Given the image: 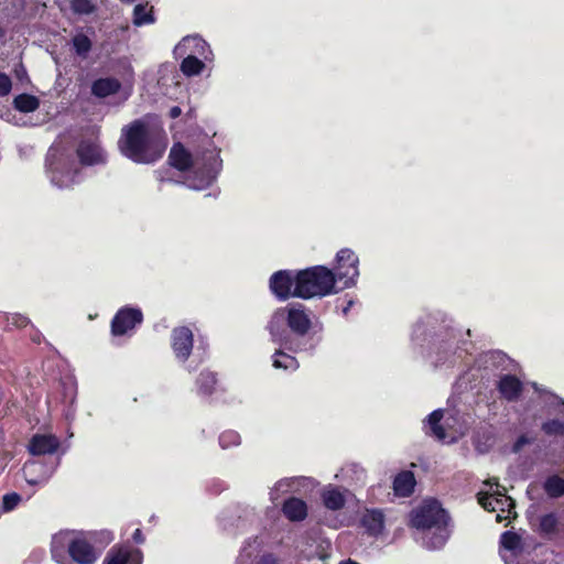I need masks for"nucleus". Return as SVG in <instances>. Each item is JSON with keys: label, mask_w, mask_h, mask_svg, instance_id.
I'll use <instances>...</instances> for the list:
<instances>
[{"label": "nucleus", "mask_w": 564, "mask_h": 564, "mask_svg": "<svg viewBox=\"0 0 564 564\" xmlns=\"http://www.w3.org/2000/svg\"><path fill=\"white\" fill-rule=\"evenodd\" d=\"M411 341L414 349L435 368H451L463 361L471 345L464 338L462 329L438 325L435 314H426L417 319L412 329Z\"/></svg>", "instance_id": "obj_1"}, {"label": "nucleus", "mask_w": 564, "mask_h": 564, "mask_svg": "<svg viewBox=\"0 0 564 564\" xmlns=\"http://www.w3.org/2000/svg\"><path fill=\"white\" fill-rule=\"evenodd\" d=\"M169 163L181 172L191 171L193 176L188 187L198 191L212 185L223 169L220 149L206 133L199 134L189 150L180 142L174 143L169 154Z\"/></svg>", "instance_id": "obj_2"}, {"label": "nucleus", "mask_w": 564, "mask_h": 564, "mask_svg": "<svg viewBox=\"0 0 564 564\" xmlns=\"http://www.w3.org/2000/svg\"><path fill=\"white\" fill-rule=\"evenodd\" d=\"M118 149L123 156L137 164H153L162 158L165 143L145 122L134 120L122 128Z\"/></svg>", "instance_id": "obj_3"}, {"label": "nucleus", "mask_w": 564, "mask_h": 564, "mask_svg": "<svg viewBox=\"0 0 564 564\" xmlns=\"http://www.w3.org/2000/svg\"><path fill=\"white\" fill-rule=\"evenodd\" d=\"M451 518L436 499L424 500L412 510L410 523L422 531V545L427 550L442 549L451 536Z\"/></svg>", "instance_id": "obj_4"}, {"label": "nucleus", "mask_w": 564, "mask_h": 564, "mask_svg": "<svg viewBox=\"0 0 564 564\" xmlns=\"http://www.w3.org/2000/svg\"><path fill=\"white\" fill-rule=\"evenodd\" d=\"M286 312L289 332L294 336L292 337V351L313 355L322 341L323 324L313 323L303 304H289Z\"/></svg>", "instance_id": "obj_5"}, {"label": "nucleus", "mask_w": 564, "mask_h": 564, "mask_svg": "<svg viewBox=\"0 0 564 564\" xmlns=\"http://www.w3.org/2000/svg\"><path fill=\"white\" fill-rule=\"evenodd\" d=\"M468 426V415L457 406L436 409L423 422L425 434L443 443L455 442Z\"/></svg>", "instance_id": "obj_6"}, {"label": "nucleus", "mask_w": 564, "mask_h": 564, "mask_svg": "<svg viewBox=\"0 0 564 564\" xmlns=\"http://www.w3.org/2000/svg\"><path fill=\"white\" fill-rule=\"evenodd\" d=\"M51 555L57 564H95L98 560V553L90 542L68 532L53 535Z\"/></svg>", "instance_id": "obj_7"}, {"label": "nucleus", "mask_w": 564, "mask_h": 564, "mask_svg": "<svg viewBox=\"0 0 564 564\" xmlns=\"http://www.w3.org/2000/svg\"><path fill=\"white\" fill-rule=\"evenodd\" d=\"M45 169L52 185L59 189L69 188L84 178L76 160L55 144L47 151Z\"/></svg>", "instance_id": "obj_8"}, {"label": "nucleus", "mask_w": 564, "mask_h": 564, "mask_svg": "<svg viewBox=\"0 0 564 564\" xmlns=\"http://www.w3.org/2000/svg\"><path fill=\"white\" fill-rule=\"evenodd\" d=\"M335 278L332 269L325 265H315L297 271V283L295 285L296 297L308 300L324 297L338 293L335 286Z\"/></svg>", "instance_id": "obj_9"}, {"label": "nucleus", "mask_w": 564, "mask_h": 564, "mask_svg": "<svg viewBox=\"0 0 564 564\" xmlns=\"http://www.w3.org/2000/svg\"><path fill=\"white\" fill-rule=\"evenodd\" d=\"M171 346L177 361L185 365L188 371L196 370L208 356L207 347L203 343L194 349L193 332L186 326L172 330Z\"/></svg>", "instance_id": "obj_10"}, {"label": "nucleus", "mask_w": 564, "mask_h": 564, "mask_svg": "<svg viewBox=\"0 0 564 564\" xmlns=\"http://www.w3.org/2000/svg\"><path fill=\"white\" fill-rule=\"evenodd\" d=\"M358 264L359 258L351 249L344 248L337 252L332 275L335 278L338 292L356 285L359 276Z\"/></svg>", "instance_id": "obj_11"}, {"label": "nucleus", "mask_w": 564, "mask_h": 564, "mask_svg": "<svg viewBox=\"0 0 564 564\" xmlns=\"http://www.w3.org/2000/svg\"><path fill=\"white\" fill-rule=\"evenodd\" d=\"M478 366L488 376L499 378L501 375L512 372L516 368L514 361L501 350H491L479 356Z\"/></svg>", "instance_id": "obj_12"}, {"label": "nucleus", "mask_w": 564, "mask_h": 564, "mask_svg": "<svg viewBox=\"0 0 564 564\" xmlns=\"http://www.w3.org/2000/svg\"><path fill=\"white\" fill-rule=\"evenodd\" d=\"M265 328L269 332L273 343L279 344L281 347H284L289 350H292L293 344L292 335L290 334L288 327L286 306L279 307L272 313Z\"/></svg>", "instance_id": "obj_13"}, {"label": "nucleus", "mask_w": 564, "mask_h": 564, "mask_svg": "<svg viewBox=\"0 0 564 564\" xmlns=\"http://www.w3.org/2000/svg\"><path fill=\"white\" fill-rule=\"evenodd\" d=\"M175 57L194 56L205 62L214 59V53L209 44L198 34L184 36L173 51Z\"/></svg>", "instance_id": "obj_14"}, {"label": "nucleus", "mask_w": 564, "mask_h": 564, "mask_svg": "<svg viewBox=\"0 0 564 564\" xmlns=\"http://www.w3.org/2000/svg\"><path fill=\"white\" fill-rule=\"evenodd\" d=\"M296 283H297V271L279 270L270 276L269 288H270L271 293L279 301H286L291 297H296V295H295Z\"/></svg>", "instance_id": "obj_15"}, {"label": "nucleus", "mask_w": 564, "mask_h": 564, "mask_svg": "<svg viewBox=\"0 0 564 564\" xmlns=\"http://www.w3.org/2000/svg\"><path fill=\"white\" fill-rule=\"evenodd\" d=\"M143 322V314L140 308L123 306L111 321V333L113 336H122L133 330Z\"/></svg>", "instance_id": "obj_16"}, {"label": "nucleus", "mask_w": 564, "mask_h": 564, "mask_svg": "<svg viewBox=\"0 0 564 564\" xmlns=\"http://www.w3.org/2000/svg\"><path fill=\"white\" fill-rule=\"evenodd\" d=\"M59 465V458L51 462L32 460L25 463L23 474L31 486L44 485L53 476Z\"/></svg>", "instance_id": "obj_17"}, {"label": "nucleus", "mask_w": 564, "mask_h": 564, "mask_svg": "<svg viewBox=\"0 0 564 564\" xmlns=\"http://www.w3.org/2000/svg\"><path fill=\"white\" fill-rule=\"evenodd\" d=\"M523 382L512 372L501 375L496 381V389L500 398L508 403L517 402L523 392Z\"/></svg>", "instance_id": "obj_18"}, {"label": "nucleus", "mask_w": 564, "mask_h": 564, "mask_svg": "<svg viewBox=\"0 0 564 564\" xmlns=\"http://www.w3.org/2000/svg\"><path fill=\"white\" fill-rule=\"evenodd\" d=\"M82 166L105 165L107 154L95 141L83 140L76 150Z\"/></svg>", "instance_id": "obj_19"}, {"label": "nucleus", "mask_w": 564, "mask_h": 564, "mask_svg": "<svg viewBox=\"0 0 564 564\" xmlns=\"http://www.w3.org/2000/svg\"><path fill=\"white\" fill-rule=\"evenodd\" d=\"M141 550L130 545L112 546L107 553L102 564H142Z\"/></svg>", "instance_id": "obj_20"}, {"label": "nucleus", "mask_w": 564, "mask_h": 564, "mask_svg": "<svg viewBox=\"0 0 564 564\" xmlns=\"http://www.w3.org/2000/svg\"><path fill=\"white\" fill-rule=\"evenodd\" d=\"M61 443L53 434H34L29 442V452L34 456H43L55 453Z\"/></svg>", "instance_id": "obj_21"}, {"label": "nucleus", "mask_w": 564, "mask_h": 564, "mask_svg": "<svg viewBox=\"0 0 564 564\" xmlns=\"http://www.w3.org/2000/svg\"><path fill=\"white\" fill-rule=\"evenodd\" d=\"M360 525L369 536L378 538L384 529V514L379 509H366Z\"/></svg>", "instance_id": "obj_22"}, {"label": "nucleus", "mask_w": 564, "mask_h": 564, "mask_svg": "<svg viewBox=\"0 0 564 564\" xmlns=\"http://www.w3.org/2000/svg\"><path fill=\"white\" fill-rule=\"evenodd\" d=\"M496 487L497 488L494 494L480 497L479 503L484 509L488 511H496L498 509L501 511H509V509L513 506V500L506 495L505 488L500 490V486L498 484Z\"/></svg>", "instance_id": "obj_23"}, {"label": "nucleus", "mask_w": 564, "mask_h": 564, "mask_svg": "<svg viewBox=\"0 0 564 564\" xmlns=\"http://www.w3.org/2000/svg\"><path fill=\"white\" fill-rule=\"evenodd\" d=\"M348 490H341L334 485L325 486L321 491V499L324 507L332 511L341 510L346 505V494Z\"/></svg>", "instance_id": "obj_24"}, {"label": "nucleus", "mask_w": 564, "mask_h": 564, "mask_svg": "<svg viewBox=\"0 0 564 564\" xmlns=\"http://www.w3.org/2000/svg\"><path fill=\"white\" fill-rule=\"evenodd\" d=\"M282 512L292 522H301L307 517V505L295 497L288 498L282 505Z\"/></svg>", "instance_id": "obj_25"}, {"label": "nucleus", "mask_w": 564, "mask_h": 564, "mask_svg": "<svg viewBox=\"0 0 564 564\" xmlns=\"http://www.w3.org/2000/svg\"><path fill=\"white\" fill-rule=\"evenodd\" d=\"M121 83L115 77H102L93 82L91 94L98 98H106L119 93Z\"/></svg>", "instance_id": "obj_26"}, {"label": "nucleus", "mask_w": 564, "mask_h": 564, "mask_svg": "<svg viewBox=\"0 0 564 564\" xmlns=\"http://www.w3.org/2000/svg\"><path fill=\"white\" fill-rule=\"evenodd\" d=\"M217 391L216 373L203 370L196 379V392L202 399L210 398Z\"/></svg>", "instance_id": "obj_27"}, {"label": "nucleus", "mask_w": 564, "mask_h": 564, "mask_svg": "<svg viewBox=\"0 0 564 564\" xmlns=\"http://www.w3.org/2000/svg\"><path fill=\"white\" fill-rule=\"evenodd\" d=\"M25 7V0H0V19L10 23L19 19Z\"/></svg>", "instance_id": "obj_28"}, {"label": "nucleus", "mask_w": 564, "mask_h": 564, "mask_svg": "<svg viewBox=\"0 0 564 564\" xmlns=\"http://www.w3.org/2000/svg\"><path fill=\"white\" fill-rule=\"evenodd\" d=\"M415 486V478L412 471H401L393 480V490L399 497H409Z\"/></svg>", "instance_id": "obj_29"}, {"label": "nucleus", "mask_w": 564, "mask_h": 564, "mask_svg": "<svg viewBox=\"0 0 564 564\" xmlns=\"http://www.w3.org/2000/svg\"><path fill=\"white\" fill-rule=\"evenodd\" d=\"M98 0H55V3L62 8L64 3L69 2L72 12L75 15H90L98 10Z\"/></svg>", "instance_id": "obj_30"}, {"label": "nucleus", "mask_w": 564, "mask_h": 564, "mask_svg": "<svg viewBox=\"0 0 564 564\" xmlns=\"http://www.w3.org/2000/svg\"><path fill=\"white\" fill-rule=\"evenodd\" d=\"M304 477H291L283 478L275 482L274 487L270 491V499L273 503H275L281 495L288 494L293 490L295 486H299L304 481Z\"/></svg>", "instance_id": "obj_31"}, {"label": "nucleus", "mask_w": 564, "mask_h": 564, "mask_svg": "<svg viewBox=\"0 0 564 564\" xmlns=\"http://www.w3.org/2000/svg\"><path fill=\"white\" fill-rule=\"evenodd\" d=\"M182 58L180 69L186 77L198 76L205 68V61L200 57L183 56Z\"/></svg>", "instance_id": "obj_32"}, {"label": "nucleus", "mask_w": 564, "mask_h": 564, "mask_svg": "<svg viewBox=\"0 0 564 564\" xmlns=\"http://www.w3.org/2000/svg\"><path fill=\"white\" fill-rule=\"evenodd\" d=\"M13 107L20 112H34L40 107V100L36 96L30 94H20L13 99Z\"/></svg>", "instance_id": "obj_33"}, {"label": "nucleus", "mask_w": 564, "mask_h": 564, "mask_svg": "<svg viewBox=\"0 0 564 564\" xmlns=\"http://www.w3.org/2000/svg\"><path fill=\"white\" fill-rule=\"evenodd\" d=\"M132 22L135 26H143L148 24H153L155 22V17L153 13V7H148V3L142 4L139 3L133 9V19Z\"/></svg>", "instance_id": "obj_34"}, {"label": "nucleus", "mask_w": 564, "mask_h": 564, "mask_svg": "<svg viewBox=\"0 0 564 564\" xmlns=\"http://www.w3.org/2000/svg\"><path fill=\"white\" fill-rule=\"evenodd\" d=\"M543 489L550 498L564 496V478L558 475L549 476L543 482Z\"/></svg>", "instance_id": "obj_35"}, {"label": "nucleus", "mask_w": 564, "mask_h": 564, "mask_svg": "<svg viewBox=\"0 0 564 564\" xmlns=\"http://www.w3.org/2000/svg\"><path fill=\"white\" fill-rule=\"evenodd\" d=\"M558 519L556 513L550 512L540 518L539 531L542 535L551 539L557 530Z\"/></svg>", "instance_id": "obj_36"}, {"label": "nucleus", "mask_w": 564, "mask_h": 564, "mask_svg": "<svg viewBox=\"0 0 564 564\" xmlns=\"http://www.w3.org/2000/svg\"><path fill=\"white\" fill-rule=\"evenodd\" d=\"M273 367L294 371L299 368V361L295 357L279 349L273 355Z\"/></svg>", "instance_id": "obj_37"}, {"label": "nucleus", "mask_w": 564, "mask_h": 564, "mask_svg": "<svg viewBox=\"0 0 564 564\" xmlns=\"http://www.w3.org/2000/svg\"><path fill=\"white\" fill-rule=\"evenodd\" d=\"M72 46L77 56L86 58L91 51V40L84 33H77L72 39Z\"/></svg>", "instance_id": "obj_38"}, {"label": "nucleus", "mask_w": 564, "mask_h": 564, "mask_svg": "<svg viewBox=\"0 0 564 564\" xmlns=\"http://www.w3.org/2000/svg\"><path fill=\"white\" fill-rule=\"evenodd\" d=\"M261 542L258 536L246 540L241 551L237 557L236 564H247L253 554L259 550Z\"/></svg>", "instance_id": "obj_39"}, {"label": "nucleus", "mask_w": 564, "mask_h": 564, "mask_svg": "<svg viewBox=\"0 0 564 564\" xmlns=\"http://www.w3.org/2000/svg\"><path fill=\"white\" fill-rule=\"evenodd\" d=\"M234 519H237V521H238V523L236 525L237 528H240V524L242 528L246 525V521L241 520V516L238 514L237 508L232 511L231 510L224 511L219 517V523L225 531L235 533L231 529L235 525V523L231 521Z\"/></svg>", "instance_id": "obj_40"}, {"label": "nucleus", "mask_w": 564, "mask_h": 564, "mask_svg": "<svg viewBox=\"0 0 564 564\" xmlns=\"http://www.w3.org/2000/svg\"><path fill=\"white\" fill-rule=\"evenodd\" d=\"M542 432L547 436H558L564 434V419H552L542 423Z\"/></svg>", "instance_id": "obj_41"}, {"label": "nucleus", "mask_w": 564, "mask_h": 564, "mask_svg": "<svg viewBox=\"0 0 564 564\" xmlns=\"http://www.w3.org/2000/svg\"><path fill=\"white\" fill-rule=\"evenodd\" d=\"M496 436L492 426L479 431L476 435V443L478 448L484 446L485 449H488L494 446Z\"/></svg>", "instance_id": "obj_42"}, {"label": "nucleus", "mask_w": 564, "mask_h": 564, "mask_svg": "<svg viewBox=\"0 0 564 564\" xmlns=\"http://www.w3.org/2000/svg\"><path fill=\"white\" fill-rule=\"evenodd\" d=\"M219 445L223 449H227L232 446H238L241 442L240 435L232 430L223 432L219 435Z\"/></svg>", "instance_id": "obj_43"}, {"label": "nucleus", "mask_w": 564, "mask_h": 564, "mask_svg": "<svg viewBox=\"0 0 564 564\" xmlns=\"http://www.w3.org/2000/svg\"><path fill=\"white\" fill-rule=\"evenodd\" d=\"M536 441V436L533 433H524L519 435L511 446L513 454H519L524 446L531 445Z\"/></svg>", "instance_id": "obj_44"}, {"label": "nucleus", "mask_w": 564, "mask_h": 564, "mask_svg": "<svg viewBox=\"0 0 564 564\" xmlns=\"http://www.w3.org/2000/svg\"><path fill=\"white\" fill-rule=\"evenodd\" d=\"M500 543L505 549L513 551L519 546L520 538L514 532L506 531L500 536Z\"/></svg>", "instance_id": "obj_45"}, {"label": "nucleus", "mask_w": 564, "mask_h": 564, "mask_svg": "<svg viewBox=\"0 0 564 564\" xmlns=\"http://www.w3.org/2000/svg\"><path fill=\"white\" fill-rule=\"evenodd\" d=\"M9 326L22 328L30 324V319L19 313L3 314Z\"/></svg>", "instance_id": "obj_46"}, {"label": "nucleus", "mask_w": 564, "mask_h": 564, "mask_svg": "<svg viewBox=\"0 0 564 564\" xmlns=\"http://www.w3.org/2000/svg\"><path fill=\"white\" fill-rule=\"evenodd\" d=\"M21 501V496L17 492L6 494L2 497V512L14 510Z\"/></svg>", "instance_id": "obj_47"}, {"label": "nucleus", "mask_w": 564, "mask_h": 564, "mask_svg": "<svg viewBox=\"0 0 564 564\" xmlns=\"http://www.w3.org/2000/svg\"><path fill=\"white\" fill-rule=\"evenodd\" d=\"M12 90V80L9 75L0 72V97H7Z\"/></svg>", "instance_id": "obj_48"}, {"label": "nucleus", "mask_w": 564, "mask_h": 564, "mask_svg": "<svg viewBox=\"0 0 564 564\" xmlns=\"http://www.w3.org/2000/svg\"><path fill=\"white\" fill-rule=\"evenodd\" d=\"M227 488V485L219 479H212L207 482V490L213 495H218Z\"/></svg>", "instance_id": "obj_49"}, {"label": "nucleus", "mask_w": 564, "mask_h": 564, "mask_svg": "<svg viewBox=\"0 0 564 564\" xmlns=\"http://www.w3.org/2000/svg\"><path fill=\"white\" fill-rule=\"evenodd\" d=\"M341 474L354 473L357 476V480H361L365 476V470L357 464H350L341 468Z\"/></svg>", "instance_id": "obj_50"}, {"label": "nucleus", "mask_w": 564, "mask_h": 564, "mask_svg": "<svg viewBox=\"0 0 564 564\" xmlns=\"http://www.w3.org/2000/svg\"><path fill=\"white\" fill-rule=\"evenodd\" d=\"M254 564H281L280 560L273 553H263L259 558L254 562Z\"/></svg>", "instance_id": "obj_51"}, {"label": "nucleus", "mask_w": 564, "mask_h": 564, "mask_svg": "<svg viewBox=\"0 0 564 564\" xmlns=\"http://www.w3.org/2000/svg\"><path fill=\"white\" fill-rule=\"evenodd\" d=\"M14 74L18 80L24 82L29 79L28 72L22 63L15 65Z\"/></svg>", "instance_id": "obj_52"}, {"label": "nucleus", "mask_w": 564, "mask_h": 564, "mask_svg": "<svg viewBox=\"0 0 564 564\" xmlns=\"http://www.w3.org/2000/svg\"><path fill=\"white\" fill-rule=\"evenodd\" d=\"M132 540L137 544H142L144 542L145 539H144V535H143L141 529L138 528L134 530V532L132 534Z\"/></svg>", "instance_id": "obj_53"}, {"label": "nucleus", "mask_w": 564, "mask_h": 564, "mask_svg": "<svg viewBox=\"0 0 564 564\" xmlns=\"http://www.w3.org/2000/svg\"><path fill=\"white\" fill-rule=\"evenodd\" d=\"M181 113H182V109H181L178 106H174V107H172V108L170 109V112H169V115H170V117H171L172 119H176V118H178V117L181 116Z\"/></svg>", "instance_id": "obj_54"}, {"label": "nucleus", "mask_w": 564, "mask_h": 564, "mask_svg": "<svg viewBox=\"0 0 564 564\" xmlns=\"http://www.w3.org/2000/svg\"><path fill=\"white\" fill-rule=\"evenodd\" d=\"M156 173H158V180H159L160 182H173V180H172V178H170V177H167V176L165 175V174H166L165 172H163V171H158Z\"/></svg>", "instance_id": "obj_55"}, {"label": "nucleus", "mask_w": 564, "mask_h": 564, "mask_svg": "<svg viewBox=\"0 0 564 564\" xmlns=\"http://www.w3.org/2000/svg\"><path fill=\"white\" fill-rule=\"evenodd\" d=\"M352 305H354V301H351V300H350V301H348V302H347V304H346V306H345V307H343V314H344V315H347L348 311L350 310V307H351Z\"/></svg>", "instance_id": "obj_56"}, {"label": "nucleus", "mask_w": 564, "mask_h": 564, "mask_svg": "<svg viewBox=\"0 0 564 564\" xmlns=\"http://www.w3.org/2000/svg\"><path fill=\"white\" fill-rule=\"evenodd\" d=\"M338 564H360V563H358L351 558H346V560L340 561Z\"/></svg>", "instance_id": "obj_57"}, {"label": "nucleus", "mask_w": 564, "mask_h": 564, "mask_svg": "<svg viewBox=\"0 0 564 564\" xmlns=\"http://www.w3.org/2000/svg\"><path fill=\"white\" fill-rule=\"evenodd\" d=\"M130 94L129 93H126L124 97H123V100H127L129 98Z\"/></svg>", "instance_id": "obj_58"}]
</instances>
